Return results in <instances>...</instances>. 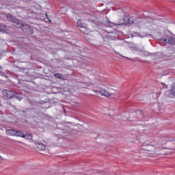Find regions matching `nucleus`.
Instances as JSON below:
<instances>
[{"instance_id": "nucleus-1", "label": "nucleus", "mask_w": 175, "mask_h": 175, "mask_svg": "<svg viewBox=\"0 0 175 175\" xmlns=\"http://www.w3.org/2000/svg\"><path fill=\"white\" fill-rule=\"evenodd\" d=\"M109 24H112L113 27L120 25H132V24H133V21H131V18L124 16L123 18L120 19L118 23L109 21Z\"/></svg>"}, {"instance_id": "nucleus-2", "label": "nucleus", "mask_w": 175, "mask_h": 175, "mask_svg": "<svg viewBox=\"0 0 175 175\" xmlns=\"http://www.w3.org/2000/svg\"><path fill=\"white\" fill-rule=\"evenodd\" d=\"M6 18L10 21V23H13L16 28H21V27H23V23L16 19V17L13 16V15L8 14L6 15Z\"/></svg>"}, {"instance_id": "nucleus-3", "label": "nucleus", "mask_w": 175, "mask_h": 175, "mask_svg": "<svg viewBox=\"0 0 175 175\" xmlns=\"http://www.w3.org/2000/svg\"><path fill=\"white\" fill-rule=\"evenodd\" d=\"M154 150L155 148L152 146V145L146 144L144 143L142 146V151H145L148 154H151V152H154Z\"/></svg>"}, {"instance_id": "nucleus-4", "label": "nucleus", "mask_w": 175, "mask_h": 175, "mask_svg": "<svg viewBox=\"0 0 175 175\" xmlns=\"http://www.w3.org/2000/svg\"><path fill=\"white\" fill-rule=\"evenodd\" d=\"M4 99H12L14 96V91L4 90L2 92Z\"/></svg>"}, {"instance_id": "nucleus-5", "label": "nucleus", "mask_w": 175, "mask_h": 175, "mask_svg": "<svg viewBox=\"0 0 175 175\" xmlns=\"http://www.w3.org/2000/svg\"><path fill=\"white\" fill-rule=\"evenodd\" d=\"M19 28H21L24 33H27V35H32V33H33V30H32V28L28 25L22 23V26Z\"/></svg>"}, {"instance_id": "nucleus-6", "label": "nucleus", "mask_w": 175, "mask_h": 175, "mask_svg": "<svg viewBox=\"0 0 175 175\" xmlns=\"http://www.w3.org/2000/svg\"><path fill=\"white\" fill-rule=\"evenodd\" d=\"M93 91L96 92V94H98V95L101 96H106L107 98H109L111 95H114V93H110L105 90H94Z\"/></svg>"}, {"instance_id": "nucleus-7", "label": "nucleus", "mask_w": 175, "mask_h": 175, "mask_svg": "<svg viewBox=\"0 0 175 175\" xmlns=\"http://www.w3.org/2000/svg\"><path fill=\"white\" fill-rule=\"evenodd\" d=\"M161 40H163V42H165V43H167L168 44H175L174 37H167V38H162Z\"/></svg>"}, {"instance_id": "nucleus-8", "label": "nucleus", "mask_w": 175, "mask_h": 175, "mask_svg": "<svg viewBox=\"0 0 175 175\" xmlns=\"http://www.w3.org/2000/svg\"><path fill=\"white\" fill-rule=\"evenodd\" d=\"M36 145L37 146V148H38V150L40 151H44V150H46V145L40 142L36 143Z\"/></svg>"}, {"instance_id": "nucleus-9", "label": "nucleus", "mask_w": 175, "mask_h": 175, "mask_svg": "<svg viewBox=\"0 0 175 175\" xmlns=\"http://www.w3.org/2000/svg\"><path fill=\"white\" fill-rule=\"evenodd\" d=\"M22 137L24 139H26V140H32L33 135H32V134H31L29 133H26V134H23V135H22Z\"/></svg>"}, {"instance_id": "nucleus-10", "label": "nucleus", "mask_w": 175, "mask_h": 175, "mask_svg": "<svg viewBox=\"0 0 175 175\" xmlns=\"http://www.w3.org/2000/svg\"><path fill=\"white\" fill-rule=\"evenodd\" d=\"M6 134L8 135V136H15L16 135V130L8 129L6 131Z\"/></svg>"}, {"instance_id": "nucleus-11", "label": "nucleus", "mask_w": 175, "mask_h": 175, "mask_svg": "<svg viewBox=\"0 0 175 175\" xmlns=\"http://www.w3.org/2000/svg\"><path fill=\"white\" fill-rule=\"evenodd\" d=\"M44 103H49V100L36 101L33 105L36 106H40V105H44Z\"/></svg>"}, {"instance_id": "nucleus-12", "label": "nucleus", "mask_w": 175, "mask_h": 175, "mask_svg": "<svg viewBox=\"0 0 175 175\" xmlns=\"http://www.w3.org/2000/svg\"><path fill=\"white\" fill-rule=\"evenodd\" d=\"M167 143V139L166 138H160L159 140V146H165Z\"/></svg>"}, {"instance_id": "nucleus-13", "label": "nucleus", "mask_w": 175, "mask_h": 175, "mask_svg": "<svg viewBox=\"0 0 175 175\" xmlns=\"http://www.w3.org/2000/svg\"><path fill=\"white\" fill-rule=\"evenodd\" d=\"M134 116H137V118H142L143 117V113H142V111H137Z\"/></svg>"}, {"instance_id": "nucleus-14", "label": "nucleus", "mask_w": 175, "mask_h": 175, "mask_svg": "<svg viewBox=\"0 0 175 175\" xmlns=\"http://www.w3.org/2000/svg\"><path fill=\"white\" fill-rule=\"evenodd\" d=\"M15 136H16L17 137H23V136H24V133H23L20 131H15Z\"/></svg>"}, {"instance_id": "nucleus-15", "label": "nucleus", "mask_w": 175, "mask_h": 175, "mask_svg": "<svg viewBox=\"0 0 175 175\" xmlns=\"http://www.w3.org/2000/svg\"><path fill=\"white\" fill-rule=\"evenodd\" d=\"M14 98H16V99H18V100H21L23 99V97L18 94V93H16L14 92Z\"/></svg>"}, {"instance_id": "nucleus-16", "label": "nucleus", "mask_w": 175, "mask_h": 175, "mask_svg": "<svg viewBox=\"0 0 175 175\" xmlns=\"http://www.w3.org/2000/svg\"><path fill=\"white\" fill-rule=\"evenodd\" d=\"M5 25L0 23V32H3V31H5Z\"/></svg>"}, {"instance_id": "nucleus-17", "label": "nucleus", "mask_w": 175, "mask_h": 175, "mask_svg": "<svg viewBox=\"0 0 175 175\" xmlns=\"http://www.w3.org/2000/svg\"><path fill=\"white\" fill-rule=\"evenodd\" d=\"M172 94L175 96V83L172 85V88L171 90Z\"/></svg>"}, {"instance_id": "nucleus-18", "label": "nucleus", "mask_w": 175, "mask_h": 175, "mask_svg": "<svg viewBox=\"0 0 175 175\" xmlns=\"http://www.w3.org/2000/svg\"><path fill=\"white\" fill-rule=\"evenodd\" d=\"M78 27H79L80 28H83V27H84V25H83V23H81V21L79 20L77 23Z\"/></svg>"}, {"instance_id": "nucleus-19", "label": "nucleus", "mask_w": 175, "mask_h": 175, "mask_svg": "<svg viewBox=\"0 0 175 175\" xmlns=\"http://www.w3.org/2000/svg\"><path fill=\"white\" fill-rule=\"evenodd\" d=\"M55 77L56 79H62V75L59 74V73H57V74H55Z\"/></svg>"}, {"instance_id": "nucleus-20", "label": "nucleus", "mask_w": 175, "mask_h": 175, "mask_svg": "<svg viewBox=\"0 0 175 175\" xmlns=\"http://www.w3.org/2000/svg\"><path fill=\"white\" fill-rule=\"evenodd\" d=\"M137 36H139V38H145V36H147V34L142 35L140 33H137Z\"/></svg>"}, {"instance_id": "nucleus-21", "label": "nucleus", "mask_w": 175, "mask_h": 175, "mask_svg": "<svg viewBox=\"0 0 175 175\" xmlns=\"http://www.w3.org/2000/svg\"><path fill=\"white\" fill-rule=\"evenodd\" d=\"M115 51L116 54H117L118 55H120V57H122L123 58H125V57H124L122 55L120 54V53H118L116 51Z\"/></svg>"}, {"instance_id": "nucleus-22", "label": "nucleus", "mask_w": 175, "mask_h": 175, "mask_svg": "<svg viewBox=\"0 0 175 175\" xmlns=\"http://www.w3.org/2000/svg\"><path fill=\"white\" fill-rule=\"evenodd\" d=\"M148 55H152V53H150L148 52L146 53Z\"/></svg>"}, {"instance_id": "nucleus-23", "label": "nucleus", "mask_w": 175, "mask_h": 175, "mask_svg": "<svg viewBox=\"0 0 175 175\" xmlns=\"http://www.w3.org/2000/svg\"><path fill=\"white\" fill-rule=\"evenodd\" d=\"M3 161V158H2V157L0 156V161Z\"/></svg>"}, {"instance_id": "nucleus-24", "label": "nucleus", "mask_w": 175, "mask_h": 175, "mask_svg": "<svg viewBox=\"0 0 175 175\" xmlns=\"http://www.w3.org/2000/svg\"><path fill=\"white\" fill-rule=\"evenodd\" d=\"M128 59H130V61H132V59H130L129 57H126Z\"/></svg>"}, {"instance_id": "nucleus-25", "label": "nucleus", "mask_w": 175, "mask_h": 175, "mask_svg": "<svg viewBox=\"0 0 175 175\" xmlns=\"http://www.w3.org/2000/svg\"><path fill=\"white\" fill-rule=\"evenodd\" d=\"M168 142H173V140H172V139H170V140H168Z\"/></svg>"}, {"instance_id": "nucleus-26", "label": "nucleus", "mask_w": 175, "mask_h": 175, "mask_svg": "<svg viewBox=\"0 0 175 175\" xmlns=\"http://www.w3.org/2000/svg\"><path fill=\"white\" fill-rule=\"evenodd\" d=\"M0 69H2V66H0Z\"/></svg>"}, {"instance_id": "nucleus-27", "label": "nucleus", "mask_w": 175, "mask_h": 175, "mask_svg": "<svg viewBox=\"0 0 175 175\" xmlns=\"http://www.w3.org/2000/svg\"><path fill=\"white\" fill-rule=\"evenodd\" d=\"M46 17H47V14H46Z\"/></svg>"}]
</instances>
